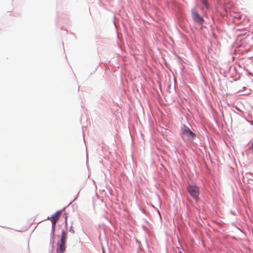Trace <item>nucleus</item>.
<instances>
[{
    "label": "nucleus",
    "mask_w": 253,
    "mask_h": 253,
    "mask_svg": "<svg viewBox=\"0 0 253 253\" xmlns=\"http://www.w3.org/2000/svg\"><path fill=\"white\" fill-rule=\"evenodd\" d=\"M187 190L191 197L198 201L199 195V188L195 185H189L187 187Z\"/></svg>",
    "instance_id": "f257e3e1"
},
{
    "label": "nucleus",
    "mask_w": 253,
    "mask_h": 253,
    "mask_svg": "<svg viewBox=\"0 0 253 253\" xmlns=\"http://www.w3.org/2000/svg\"><path fill=\"white\" fill-rule=\"evenodd\" d=\"M181 132L182 135H185L191 139H194L196 137V134L185 125L181 127Z\"/></svg>",
    "instance_id": "f03ea898"
},
{
    "label": "nucleus",
    "mask_w": 253,
    "mask_h": 253,
    "mask_svg": "<svg viewBox=\"0 0 253 253\" xmlns=\"http://www.w3.org/2000/svg\"><path fill=\"white\" fill-rule=\"evenodd\" d=\"M192 16L194 21L200 24H203L204 21L203 18L195 10H192Z\"/></svg>",
    "instance_id": "7ed1b4c3"
},
{
    "label": "nucleus",
    "mask_w": 253,
    "mask_h": 253,
    "mask_svg": "<svg viewBox=\"0 0 253 253\" xmlns=\"http://www.w3.org/2000/svg\"><path fill=\"white\" fill-rule=\"evenodd\" d=\"M60 215V212H57L54 214H53V216H52L51 221H52V224L53 226H55L57 221H58V220L59 218Z\"/></svg>",
    "instance_id": "20e7f679"
},
{
    "label": "nucleus",
    "mask_w": 253,
    "mask_h": 253,
    "mask_svg": "<svg viewBox=\"0 0 253 253\" xmlns=\"http://www.w3.org/2000/svg\"><path fill=\"white\" fill-rule=\"evenodd\" d=\"M66 249L65 242H61L59 244V247L57 249V253H64Z\"/></svg>",
    "instance_id": "39448f33"
},
{
    "label": "nucleus",
    "mask_w": 253,
    "mask_h": 253,
    "mask_svg": "<svg viewBox=\"0 0 253 253\" xmlns=\"http://www.w3.org/2000/svg\"><path fill=\"white\" fill-rule=\"evenodd\" d=\"M67 238V233L64 231L62 232V237L61 239V242H65Z\"/></svg>",
    "instance_id": "423d86ee"
},
{
    "label": "nucleus",
    "mask_w": 253,
    "mask_h": 253,
    "mask_svg": "<svg viewBox=\"0 0 253 253\" xmlns=\"http://www.w3.org/2000/svg\"><path fill=\"white\" fill-rule=\"evenodd\" d=\"M204 4L206 6L207 8H208V2L207 1H204Z\"/></svg>",
    "instance_id": "0eeeda50"
},
{
    "label": "nucleus",
    "mask_w": 253,
    "mask_h": 253,
    "mask_svg": "<svg viewBox=\"0 0 253 253\" xmlns=\"http://www.w3.org/2000/svg\"><path fill=\"white\" fill-rule=\"evenodd\" d=\"M179 253H182L181 252H179Z\"/></svg>",
    "instance_id": "6e6552de"
}]
</instances>
